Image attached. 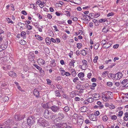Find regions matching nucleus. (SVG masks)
<instances>
[{
  "label": "nucleus",
  "mask_w": 128,
  "mask_h": 128,
  "mask_svg": "<svg viewBox=\"0 0 128 128\" xmlns=\"http://www.w3.org/2000/svg\"><path fill=\"white\" fill-rule=\"evenodd\" d=\"M104 93V94H103L102 97V99L104 101L107 102L110 99L112 98V92H105Z\"/></svg>",
  "instance_id": "f257e3e1"
},
{
  "label": "nucleus",
  "mask_w": 128,
  "mask_h": 128,
  "mask_svg": "<svg viewBox=\"0 0 128 128\" xmlns=\"http://www.w3.org/2000/svg\"><path fill=\"white\" fill-rule=\"evenodd\" d=\"M44 114L45 118L49 120L52 119L54 116L52 113L48 110H46L44 111Z\"/></svg>",
  "instance_id": "f03ea898"
},
{
  "label": "nucleus",
  "mask_w": 128,
  "mask_h": 128,
  "mask_svg": "<svg viewBox=\"0 0 128 128\" xmlns=\"http://www.w3.org/2000/svg\"><path fill=\"white\" fill-rule=\"evenodd\" d=\"M37 124L40 126H46L48 125L46 120L41 118L38 120Z\"/></svg>",
  "instance_id": "7ed1b4c3"
},
{
  "label": "nucleus",
  "mask_w": 128,
  "mask_h": 128,
  "mask_svg": "<svg viewBox=\"0 0 128 128\" xmlns=\"http://www.w3.org/2000/svg\"><path fill=\"white\" fill-rule=\"evenodd\" d=\"M27 123L28 125L31 126L35 122V119L33 116H30L27 119Z\"/></svg>",
  "instance_id": "20e7f679"
},
{
  "label": "nucleus",
  "mask_w": 128,
  "mask_h": 128,
  "mask_svg": "<svg viewBox=\"0 0 128 128\" xmlns=\"http://www.w3.org/2000/svg\"><path fill=\"white\" fill-rule=\"evenodd\" d=\"M50 108L54 112H58L59 111L60 109V108L58 106H56L55 105L52 106Z\"/></svg>",
  "instance_id": "39448f33"
},
{
  "label": "nucleus",
  "mask_w": 128,
  "mask_h": 128,
  "mask_svg": "<svg viewBox=\"0 0 128 128\" xmlns=\"http://www.w3.org/2000/svg\"><path fill=\"white\" fill-rule=\"evenodd\" d=\"M84 120L82 118V116H79L78 118L76 120L75 122H74V123H76L77 122L78 124H82L83 123Z\"/></svg>",
  "instance_id": "423d86ee"
},
{
  "label": "nucleus",
  "mask_w": 128,
  "mask_h": 128,
  "mask_svg": "<svg viewBox=\"0 0 128 128\" xmlns=\"http://www.w3.org/2000/svg\"><path fill=\"white\" fill-rule=\"evenodd\" d=\"M24 118V115H16L14 116V118L16 120H22Z\"/></svg>",
  "instance_id": "0eeeda50"
},
{
  "label": "nucleus",
  "mask_w": 128,
  "mask_h": 128,
  "mask_svg": "<svg viewBox=\"0 0 128 128\" xmlns=\"http://www.w3.org/2000/svg\"><path fill=\"white\" fill-rule=\"evenodd\" d=\"M89 118L91 120L95 121L97 120V118L96 116L94 114H91L89 116Z\"/></svg>",
  "instance_id": "6e6552de"
},
{
  "label": "nucleus",
  "mask_w": 128,
  "mask_h": 128,
  "mask_svg": "<svg viewBox=\"0 0 128 128\" xmlns=\"http://www.w3.org/2000/svg\"><path fill=\"white\" fill-rule=\"evenodd\" d=\"M34 94L37 98L39 97L40 92L39 90L38 89H35L33 92Z\"/></svg>",
  "instance_id": "1a4fd4ad"
},
{
  "label": "nucleus",
  "mask_w": 128,
  "mask_h": 128,
  "mask_svg": "<svg viewBox=\"0 0 128 128\" xmlns=\"http://www.w3.org/2000/svg\"><path fill=\"white\" fill-rule=\"evenodd\" d=\"M79 116H78V114H74L73 119H72V121L74 123V122H75L77 120V119L78 118Z\"/></svg>",
  "instance_id": "9d476101"
},
{
  "label": "nucleus",
  "mask_w": 128,
  "mask_h": 128,
  "mask_svg": "<svg viewBox=\"0 0 128 128\" xmlns=\"http://www.w3.org/2000/svg\"><path fill=\"white\" fill-rule=\"evenodd\" d=\"M58 118L61 119H63L64 116V114L62 112H59L58 114Z\"/></svg>",
  "instance_id": "9b49d317"
},
{
  "label": "nucleus",
  "mask_w": 128,
  "mask_h": 128,
  "mask_svg": "<svg viewBox=\"0 0 128 128\" xmlns=\"http://www.w3.org/2000/svg\"><path fill=\"white\" fill-rule=\"evenodd\" d=\"M111 45V44L110 43V42H108L106 43L105 44L103 45V48L107 49L110 47Z\"/></svg>",
  "instance_id": "f8f14e48"
},
{
  "label": "nucleus",
  "mask_w": 128,
  "mask_h": 128,
  "mask_svg": "<svg viewBox=\"0 0 128 128\" xmlns=\"http://www.w3.org/2000/svg\"><path fill=\"white\" fill-rule=\"evenodd\" d=\"M2 68L4 70H8L11 68V66L10 65L6 66H3Z\"/></svg>",
  "instance_id": "ddd939ff"
},
{
  "label": "nucleus",
  "mask_w": 128,
  "mask_h": 128,
  "mask_svg": "<svg viewBox=\"0 0 128 128\" xmlns=\"http://www.w3.org/2000/svg\"><path fill=\"white\" fill-rule=\"evenodd\" d=\"M116 76H117L118 78V80H119L121 78L122 76V74L121 72H118L116 74Z\"/></svg>",
  "instance_id": "4468645a"
},
{
  "label": "nucleus",
  "mask_w": 128,
  "mask_h": 128,
  "mask_svg": "<svg viewBox=\"0 0 128 128\" xmlns=\"http://www.w3.org/2000/svg\"><path fill=\"white\" fill-rule=\"evenodd\" d=\"M37 62L38 63H40L42 65H44L45 64V61L42 58H39L37 60Z\"/></svg>",
  "instance_id": "2eb2a0df"
},
{
  "label": "nucleus",
  "mask_w": 128,
  "mask_h": 128,
  "mask_svg": "<svg viewBox=\"0 0 128 128\" xmlns=\"http://www.w3.org/2000/svg\"><path fill=\"white\" fill-rule=\"evenodd\" d=\"M9 75L12 77H13L14 76H16V74L14 72L10 71L8 73Z\"/></svg>",
  "instance_id": "dca6fc26"
},
{
  "label": "nucleus",
  "mask_w": 128,
  "mask_h": 128,
  "mask_svg": "<svg viewBox=\"0 0 128 128\" xmlns=\"http://www.w3.org/2000/svg\"><path fill=\"white\" fill-rule=\"evenodd\" d=\"M92 96L94 98H96V100H97L100 97V95L97 94H95L92 95Z\"/></svg>",
  "instance_id": "f3484780"
},
{
  "label": "nucleus",
  "mask_w": 128,
  "mask_h": 128,
  "mask_svg": "<svg viewBox=\"0 0 128 128\" xmlns=\"http://www.w3.org/2000/svg\"><path fill=\"white\" fill-rule=\"evenodd\" d=\"M68 127L66 123H64L61 125L60 128H68Z\"/></svg>",
  "instance_id": "a211bd4d"
},
{
  "label": "nucleus",
  "mask_w": 128,
  "mask_h": 128,
  "mask_svg": "<svg viewBox=\"0 0 128 128\" xmlns=\"http://www.w3.org/2000/svg\"><path fill=\"white\" fill-rule=\"evenodd\" d=\"M46 42L48 44H50L51 40L49 38H46Z\"/></svg>",
  "instance_id": "6ab92c4d"
},
{
  "label": "nucleus",
  "mask_w": 128,
  "mask_h": 128,
  "mask_svg": "<svg viewBox=\"0 0 128 128\" xmlns=\"http://www.w3.org/2000/svg\"><path fill=\"white\" fill-rule=\"evenodd\" d=\"M26 34V32L24 31H22L21 32L20 36L21 37H22L23 39L25 38H26L25 36Z\"/></svg>",
  "instance_id": "aec40b11"
},
{
  "label": "nucleus",
  "mask_w": 128,
  "mask_h": 128,
  "mask_svg": "<svg viewBox=\"0 0 128 128\" xmlns=\"http://www.w3.org/2000/svg\"><path fill=\"white\" fill-rule=\"evenodd\" d=\"M42 107L44 108H49L48 104L47 103L43 104Z\"/></svg>",
  "instance_id": "412c9836"
},
{
  "label": "nucleus",
  "mask_w": 128,
  "mask_h": 128,
  "mask_svg": "<svg viewBox=\"0 0 128 128\" xmlns=\"http://www.w3.org/2000/svg\"><path fill=\"white\" fill-rule=\"evenodd\" d=\"M78 76L80 78H81L84 76V74L83 72H81L78 74Z\"/></svg>",
  "instance_id": "4be33fe9"
},
{
  "label": "nucleus",
  "mask_w": 128,
  "mask_h": 128,
  "mask_svg": "<svg viewBox=\"0 0 128 128\" xmlns=\"http://www.w3.org/2000/svg\"><path fill=\"white\" fill-rule=\"evenodd\" d=\"M75 62L74 60H72L69 63V65L71 67L72 66L74 67V64Z\"/></svg>",
  "instance_id": "5701e85b"
},
{
  "label": "nucleus",
  "mask_w": 128,
  "mask_h": 128,
  "mask_svg": "<svg viewBox=\"0 0 128 128\" xmlns=\"http://www.w3.org/2000/svg\"><path fill=\"white\" fill-rule=\"evenodd\" d=\"M29 58L30 59V60L32 61L34 60V54L32 55L30 54L29 56Z\"/></svg>",
  "instance_id": "b1692460"
},
{
  "label": "nucleus",
  "mask_w": 128,
  "mask_h": 128,
  "mask_svg": "<svg viewBox=\"0 0 128 128\" xmlns=\"http://www.w3.org/2000/svg\"><path fill=\"white\" fill-rule=\"evenodd\" d=\"M63 110L66 112H67L70 110V108L68 106H66L63 108Z\"/></svg>",
  "instance_id": "393cba45"
},
{
  "label": "nucleus",
  "mask_w": 128,
  "mask_h": 128,
  "mask_svg": "<svg viewBox=\"0 0 128 128\" xmlns=\"http://www.w3.org/2000/svg\"><path fill=\"white\" fill-rule=\"evenodd\" d=\"M55 95L56 96L60 97V94L58 90H56V91H55Z\"/></svg>",
  "instance_id": "a878e982"
},
{
  "label": "nucleus",
  "mask_w": 128,
  "mask_h": 128,
  "mask_svg": "<svg viewBox=\"0 0 128 128\" xmlns=\"http://www.w3.org/2000/svg\"><path fill=\"white\" fill-rule=\"evenodd\" d=\"M81 54L84 56H85L86 55V50H83L81 51Z\"/></svg>",
  "instance_id": "bb28decb"
},
{
  "label": "nucleus",
  "mask_w": 128,
  "mask_h": 128,
  "mask_svg": "<svg viewBox=\"0 0 128 128\" xmlns=\"http://www.w3.org/2000/svg\"><path fill=\"white\" fill-rule=\"evenodd\" d=\"M4 46L3 44H2V42L1 43V44L0 43V48L2 49L3 50H4V49L6 48V45H5L4 44Z\"/></svg>",
  "instance_id": "cd10ccee"
},
{
  "label": "nucleus",
  "mask_w": 128,
  "mask_h": 128,
  "mask_svg": "<svg viewBox=\"0 0 128 128\" xmlns=\"http://www.w3.org/2000/svg\"><path fill=\"white\" fill-rule=\"evenodd\" d=\"M55 60H53L52 61H51V65L52 66H56V64L54 62H55Z\"/></svg>",
  "instance_id": "c85d7f7f"
},
{
  "label": "nucleus",
  "mask_w": 128,
  "mask_h": 128,
  "mask_svg": "<svg viewBox=\"0 0 128 128\" xmlns=\"http://www.w3.org/2000/svg\"><path fill=\"white\" fill-rule=\"evenodd\" d=\"M97 104L100 106V108H101L103 107V105L102 104V103L100 101H98Z\"/></svg>",
  "instance_id": "c756f323"
},
{
  "label": "nucleus",
  "mask_w": 128,
  "mask_h": 128,
  "mask_svg": "<svg viewBox=\"0 0 128 128\" xmlns=\"http://www.w3.org/2000/svg\"><path fill=\"white\" fill-rule=\"evenodd\" d=\"M94 100L93 99V98H90L87 99V100L88 102L90 103L92 102Z\"/></svg>",
  "instance_id": "7c9ffc66"
},
{
  "label": "nucleus",
  "mask_w": 128,
  "mask_h": 128,
  "mask_svg": "<svg viewBox=\"0 0 128 128\" xmlns=\"http://www.w3.org/2000/svg\"><path fill=\"white\" fill-rule=\"evenodd\" d=\"M35 36L36 37V38L37 39L40 40H42L43 39L39 35H38L37 36L36 35Z\"/></svg>",
  "instance_id": "2f4dec72"
},
{
  "label": "nucleus",
  "mask_w": 128,
  "mask_h": 128,
  "mask_svg": "<svg viewBox=\"0 0 128 128\" xmlns=\"http://www.w3.org/2000/svg\"><path fill=\"white\" fill-rule=\"evenodd\" d=\"M82 63H83V64L82 65V66H83L84 65L86 66L88 64V62L87 61L84 60H82Z\"/></svg>",
  "instance_id": "473e14b6"
},
{
  "label": "nucleus",
  "mask_w": 128,
  "mask_h": 128,
  "mask_svg": "<svg viewBox=\"0 0 128 128\" xmlns=\"http://www.w3.org/2000/svg\"><path fill=\"white\" fill-rule=\"evenodd\" d=\"M33 65L38 70H39L41 69V68H41L40 66H38L37 65L35 64H33Z\"/></svg>",
  "instance_id": "72a5a7b5"
},
{
  "label": "nucleus",
  "mask_w": 128,
  "mask_h": 128,
  "mask_svg": "<svg viewBox=\"0 0 128 128\" xmlns=\"http://www.w3.org/2000/svg\"><path fill=\"white\" fill-rule=\"evenodd\" d=\"M109 31V30L108 29H107L106 30V28L104 27L103 28L102 30V32L104 33H106Z\"/></svg>",
  "instance_id": "f704fd0d"
},
{
  "label": "nucleus",
  "mask_w": 128,
  "mask_h": 128,
  "mask_svg": "<svg viewBox=\"0 0 128 128\" xmlns=\"http://www.w3.org/2000/svg\"><path fill=\"white\" fill-rule=\"evenodd\" d=\"M42 68H41L39 71L40 72V74L41 75H43L44 74V70L42 69Z\"/></svg>",
  "instance_id": "c9c22d12"
},
{
  "label": "nucleus",
  "mask_w": 128,
  "mask_h": 128,
  "mask_svg": "<svg viewBox=\"0 0 128 128\" xmlns=\"http://www.w3.org/2000/svg\"><path fill=\"white\" fill-rule=\"evenodd\" d=\"M82 44L81 43H78L77 44V47L78 49L82 47Z\"/></svg>",
  "instance_id": "e433bc0d"
},
{
  "label": "nucleus",
  "mask_w": 128,
  "mask_h": 128,
  "mask_svg": "<svg viewBox=\"0 0 128 128\" xmlns=\"http://www.w3.org/2000/svg\"><path fill=\"white\" fill-rule=\"evenodd\" d=\"M102 119L104 121L106 122L108 120V118L106 116H104L102 117Z\"/></svg>",
  "instance_id": "4c0bfd02"
},
{
  "label": "nucleus",
  "mask_w": 128,
  "mask_h": 128,
  "mask_svg": "<svg viewBox=\"0 0 128 128\" xmlns=\"http://www.w3.org/2000/svg\"><path fill=\"white\" fill-rule=\"evenodd\" d=\"M26 28L28 30H31L32 29V27L30 25L28 24L26 26Z\"/></svg>",
  "instance_id": "58836bf2"
},
{
  "label": "nucleus",
  "mask_w": 128,
  "mask_h": 128,
  "mask_svg": "<svg viewBox=\"0 0 128 128\" xmlns=\"http://www.w3.org/2000/svg\"><path fill=\"white\" fill-rule=\"evenodd\" d=\"M128 81V80L127 79H124L122 81V84L124 85Z\"/></svg>",
  "instance_id": "ea45409f"
},
{
  "label": "nucleus",
  "mask_w": 128,
  "mask_h": 128,
  "mask_svg": "<svg viewBox=\"0 0 128 128\" xmlns=\"http://www.w3.org/2000/svg\"><path fill=\"white\" fill-rule=\"evenodd\" d=\"M117 118V117L115 115H113L111 116V119L113 120H116Z\"/></svg>",
  "instance_id": "a19ab883"
},
{
  "label": "nucleus",
  "mask_w": 128,
  "mask_h": 128,
  "mask_svg": "<svg viewBox=\"0 0 128 128\" xmlns=\"http://www.w3.org/2000/svg\"><path fill=\"white\" fill-rule=\"evenodd\" d=\"M106 20L105 18H102L100 19L99 21L100 22H104Z\"/></svg>",
  "instance_id": "79ce46f5"
},
{
  "label": "nucleus",
  "mask_w": 128,
  "mask_h": 128,
  "mask_svg": "<svg viewBox=\"0 0 128 128\" xmlns=\"http://www.w3.org/2000/svg\"><path fill=\"white\" fill-rule=\"evenodd\" d=\"M114 13L112 12H111L109 13L107 15V16L108 17H109L110 16H114Z\"/></svg>",
  "instance_id": "37998d69"
},
{
  "label": "nucleus",
  "mask_w": 128,
  "mask_h": 128,
  "mask_svg": "<svg viewBox=\"0 0 128 128\" xmlns=\"http://www.w3.org/2000/svg\"><path fill=\"white\" fill-rule=\"evenodd\" d=\"M98 59V57L97 56L95 57L94 59L93 60V62L94 63H96L97 62V60Z\"/></svg>",
  "instance_id": "c03bdc74"
},
{
  "label": "nucleus",
  "mask_w": 128,
  "mask_h": 128,
  "mask_svg": "<svg viewBox=\"0 0 128 128\" xmlns=\"http://www.w3.org/2000/svg\"><path fill=\"white\" fill-rule=\"evenodd\" d=\"M112 85V83L111 82H108L107 83V85L109 86H111Z\"/></svg>",
  "instance_id": "a18cd8bd"
},
{
  "label": "nucleus",
  "mask_w": 128,
  "mask_h": 128,
  "mask_svg": "<svg viewBox=\"0 0 128 128\" xmlns=\"http://www.w3.org/2000/svg\"><path fill=\"white\" fill-rule=\"evenodd\" d=\"M76 74V72L75 70H73L72 72V75L73 76H75Z\"/></svg>",
  "instance_id": "49530a36"
},
{
  "label": "nucleus",
  "mask_w": 128,
  "mask_h": 128,
  "mask_svg": "<svg viewBox=\"0 0 128 128\" xmlns=\"http://www.w3.org/2000/svg\"><path fill=\"white\" fill-rule=\"evenodd\" d=\"M99 46V45L98 44H95L94 47V49L95 50H97Z\"/></svg>",
  "instance_id": "de8ad7c7"
},
{
  "label": "nucleus",
  "mask_w": 128,
  "mask_h": 128,
  "mask_svg": "<svg viewBox=\"0 0 128 128\" xmlns=\"http://www.w3.org/2000/svg\"><path fill=\"white\" fill-rule=\"evenodd\" d=\"M118 113V116H122L123 114V112L122 111H119Z\"/></svg>",
  "instance_id": "09e8293b"
},
{
  "label": "nucleus",
  "mask_w": 128,
  "mask_h": 128,
  "mask_svg": "<svg viewBox=\"0 0 128 128\" xmlns=\"http://www.w3.org/2000/svg\"><path fill=\"white\" fill-rule=\"evenodd\" d=\"M7 20L8 22H8V23H11V24H13V22L12 21V20H10V19L9 18H7L6 19Z\"/></svg>",
  "instance_id": "8fccbe9b"
},
{
  "label": "nucleus",
  "mask_w": 128,
  "mask_h": 128,
  "mask_svg": "<svg viewBox=\"0 0 128 128\" xmlns=\"http://www.w3.org/2000/svg\"><path fill=\"white\" fill-rule=\"evenodd\" d=\"M56 43L57 44H58L60 42V39L59 38H56Z\"/></svg>",
  "instance_id": "3c124183"
},
{
  "label": "nucleus",
  "mask_w": 128,
  "mask_h": 128,
  "mask_svg": "<svg viewBox=\"0 0 128 128\" xmlns=\"http://www.w3.org/2000/svg\"><path fill=\"white\" fill-rule=\"evenodd\" d=\"M100 114V113L99 111H97L95 113L94 115L96 116H98Z\"/></svg>",
  "instance_id": "603ef678"
},
{
  "label": "nucleus",
  "mask_w": 128,
  "mask_h": 128,
  "mask_svg": "<svg viewBox=\"0 0 128 128\" xmlns=\"http://www.w3.org/2000/svg\"><path fill=\"white\" fill-rule=\"evenodd\" d=\"M64 74L66 75V76H68L71 75V74L70 73L68 72H65Z\"/></svg>",
  "instance_id": "864d4df0"
},
{
  "label": "nucleus",
  "mask_w": 128,
  "mask_h": 128,
  "mask_svg": "<svg viewBox=\"0 0 128 128\" xmlns=\"http://www.w3.org/2000/svg\"><path fill=\"white\" fill-rule=\"evenodd\" d=\"M50 40H51V41H52L53 42L55 43L56 42V40L52 38H51Z\"/></svg>",
  "instance_id": "5fc2aeb1"
},
{
  "label": "nucleus",
  "mask_w": 128,
  "mask_h": 128,
  "mask_svg": "<svg viewBox=\"0 0 128 128\" xmlns=\"http://www.w3.org/2000/svg\"><path fill=\"white\" fill-rule=\"evenodd\" d=\"M3 99H4V101L6 102L8 100V96H5L4 97Z\"/></svg>",
  "instance_id": "6e6d98bb"
},
{
  "label": "nucleus",
  "mask_w": 128,
  "mask_h": 128,
  "mask_svg": "<svg viewBox=\"0 0 128 128\" xmlns=\"http://www.w3.org/2000/svg\"><path fill=\"white\" fill-rule=\"evenodd\" d=\"M36 15L38 16L39 19H41L42 18V16H40L39 14H37Z\"/></svg>",
  "instance_id": "4d7b16f0"
},
{
  "label": "nucleus",
  "mask_w": 128,
  "mask_h": 128,
  "mask_svg": "<svg viewBox=\"0 0 128 128\" xmlns=\"http://www.w3.org/2000/svg\"><path fill=\"white\" fill-rule=\"evenodd\" d=\"M3 38H4V36H3L2 35L0 36V43L1 44Z\"/></svg>",
  "instance_id": "13d9d810"
},
{
  "label": "nucleus",
  "mask_w": 128,
  "mask_h": 128,
  "mask_svg": "<svg viewBox=\"0 0 128 128\" xmlns=\"http://www.w3.org/2000/svg\"><path fill=\"white\" fill-rule=\"evenodd\" d=\"M101 44H103V45L105 44L106 43V42L105 40H102L101 42Z\"/></svg>",
  "instance_id": "bf43d9fd"
},
{
  "label": "nucleus",
  "mask_w": 128,
  "mask_h": 128,
  "mask_svg": "<svg viewBox=\"0 0 128 128\" xmlns=\"http://www.w3.org/2000/svg\"><path fill=\"white\" fill-rule=\"evenodd\" d=\"M118 77L117 76H116V74L115 75H114V76L113 78L114 80H118Z\"/></svg>",
  "instance_id": "052dcab7"
},
{
  "label": "nucleus",
  "mask_w": 128,
  "mask_h": 128,
  "mask_svg": "<svg viewBox=\"0 0 128 128\" xmlns=\"http://www.w3.org/2000/svg\"><path fill=\"white\" fill-rule=\"evenodd\" d=\"M124 119L126 121L128 120V116H124Z\"/></svg>",
  "instance_id": "680f3d73"
},
{
  "label": "nucleus",
  "mask_w": 128,
  "mask_h": 128,
  "mask_svg": "<svg viewBox=\"0 0 128 128\" xmlns=\"http://www.w3.org/2000/svg\"><path fill=\"white\" fill-rule=\"evenodd\" d=\"M109 106V108L110 109H114L115 108L113 104L110 105Z\"/></svg>",
  "instance_id": "e2e57ef3"
},
{
  "label": "nucleus",
  "mask_w": 128,
  "mask_h": 128,
  "mask_svg": "<svg viewBox=\"0 0 128 128\" xmlns=\"http://www.w3.org/2000/svg\"><path fill=\"white\" fill-rule=\"evenodd\" d=\"M78 80V77H76L74 78L73 80V81L74 82H76V80Z\"/></svg>",
  "instance_id": "0e129e2a"
},
{
  "label": "nucleus",
  "mask_w": 128,
  "mask_h": 128,
  "mask_svg": "<svg viewBox=\"0 0 128 128\" xmlns=\"http://www.w3.org/2000/svg\"><path fill=\"white\" fill-rule=\"evenodd\" d=\"M42 2L40 0H38L36 2V4H38L39 5H40V4Z\"/></svg>",
  "instance_id": "69168bd1"
},
{
  "label": "nucleus",
  "mask_w": 128,
  "mask_h": 128,
  "mask_svg": "<svg viewBox=\"0 0 128 128\" xmlns=\"http://www.w3.org/2000/svg\"><path fill=\"white\" fill-rule=\"evenodd\" d=\"M92 74L91 73H89L87 75L88 77L90 79L91 78Z\"/></svg>",
  "instance_id": "338daca9"
},
{
  "label": "nucleus",
  "mask_w": 128,
  "mask_h": 128,
  "mask_svg": "<svg viewBox=\"0 0 128 128\" xmlns=\"http://www.w3.org/2000/svg\"><path fill=\"white\" fill-rule=\"evenodd\" d=\"M21 12L22 14L24 15H26L27 14L26 12L24 10L22 11Z\"/></svg>",
  "instance_id": "774afa93"
}]
</instances>
